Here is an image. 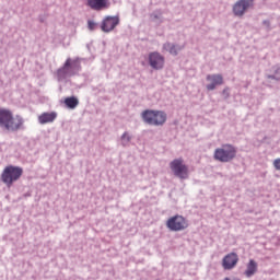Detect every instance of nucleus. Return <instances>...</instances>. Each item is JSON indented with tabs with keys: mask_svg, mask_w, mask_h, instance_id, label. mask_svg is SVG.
Returning a JSON list of instances; mask_svg holds the SVG:
<instances>
[{
	"mask_svg": "<svg viewBox=\"0 0 280 280\" xmlns=\"http://www.w3.org/2000/svg\"><path fill=\"white\" fill-rule=\"evenodd\" d=\"M0 126L5 128V130L15 132L24 126V119L21 115L14 116L12 110L0 108Z\"/></svg>",
	"mask_w": 280,
	"mask_h": 280,
	"instance_id": "1",
	"label": "nucleus"
},
{
	"mask_svg": "<svg viewBox=\"0 0 280 280\" xmlns=\"http://www.w3.org/2000/svg\"><path fill=\"white\" fill-rule=\"evenodd\" d=\"M24 174L23 167L18 165H7L1 173V182L9 188L14 185Z\"/></svg>",
	"mask_w": 280,
	"mask_h": 280,
	"instance_id": "2",
	"label": "nucleus"
},
{
	"mask_svg": "<svg viewBox=\"0 0 280 280\" xmlns=\"http://www.w3.org/2000/svg\"><path fill=\"white\" fill-rule=\"evenodd\" d=\"M235 156H237V150L231 143H224L213 152V159L220 161V163H230Z\"/></svg>",
	"mask_w": 280,
	"mask_h": 280,
	"instance_id": "3",
	"label": "nucleus"
},
{
	"mask_svg": "<svg viewBox=\"0 0 280 280\" xmlns=\"http://www.w3.org/2000/svg\"><path fill=\"white\" fill-rule=\"evenodd\" d=\"M142 120L149 126H164L167 121V115L164 110H143Z\"/></svg>",
	"mask_w": 280,
	"mask_h": 280,
	"instance_id": "4",
	"label": "nucleus"
},
{
	"mask_svg": "<svg viewBox=\"0 0 280 280\" xmlns=\"http://www.w3.org/2000/svg\"><path fill=\"white\" fill-rule=\"evenodd\" d=\"M166 226L170 231H185L188 229L189 222L184 215H172L166 220Z\"/></svg>",
	"mask_w": 280,
	"mask_h": 280,
	"instance_id": "5",
	"label": "nucleus"
},
{
	"mask_svg": "<svg viewBox=\"0 0 280 280\" xmlns=\"http://www.w3.org/2000/svg\"><path fill=\"white\" fill-rule=\"evenodd\" d=\"M171 170L178 178H188L189 176L188 166L185 165L183 159H174V161L171 162Z\"/></svg>",
	"mask_w": 280,
	"mask_h": 280,
	"instance_id": "6",
	"label": "nucleus"
},
{
	"mask_svg": "<svg viewBox=\"0 0 280 280\" xmlns=\"http://www.w3.org/2000/svg\"><path fill=\"white\" fill-rule=\"evenodd\" d=\"M149 65L151 69L155 71H161L165 67V58L159 51H152L149 54Z\"/></svg>",
	"mask_w": 280,
	"mask_h": 280,
	"instance_id": "7",
	"label": "nucleus"
},
{
	"mask_svg": "<svg viewBox=\"0 0 280 280\" xmlns=\"http://www.w3.org/2000/svg\"><path fill=\"white\" fill-rule=\"evenodd\" d=\"M120 20L118 15H106V18L103 19L102 24H101V30L102 32H113L117 25H119Z\"/></svg>",
	"mask_w": 280,
	"mask_h": 280,
	"instance_id": "8",
	"label": "nucleus"
},
{
	"mask_svg": "<svg viewBox=\"0 0 280 280\" xmlns=\"http://www.w3.org/2000/svg\"><path fill=\"white\" fill-rule=\"evenodd\" d=\"M254 0H237L233 7V12L235 16H244L246 10L253 8Z\"/></svg>",
	"mask_w": 280,
	"mask_h": 280,
	"instance_id": "9",
	"label": "nucleus"
},
{
	"mask_svg": "<svg viewBox=\"0 0 280 280\" xmlns=\"http://www.w3.org/2000/svg\"><path fill=\"white\" fill-rule=\"evenodd\" d=\"M240 261V257L237 253H228V255H224L222 259V267L224 270H233L235 266H237Z\"/></svg>",
	"mask_w": 280,
	"mask_h": 280,
	"instance_id": "10",
	"label": "nucleus"
},
{
	"mask_svg": "<svg viewBox=\"0 0 280 280\" xmlns=\"http://www.w3.org/2000/svg\"><path fill=\"white\" fill-rule=\"evenodd\" d=\"M69 69H74L75 71H80L81 69L80 62L78 61L72 62L70 58L66 60L63 68L57 71V75L59 80H62V78H67V73H69Z\"/></svg>",
	"mask_w": 280,
	"mask_h": 280,
	"instance_id": "11",
	"label": "nucleus"
},
{
	"mask_svg": "<svg viewBox=\"0 0 280 280\" xmlns=\"http://www.w3.org/2000/svg\"><path fill=\"white\" fill-rule=\"evenodd\" d=\"M207 81L209 82V84H207L208 91H214L217 86L224 84V78L220 74L207 75Z\"/></svg>",
	"mask_w": 280,
	"mask_h": 280,
	"instance_id": "12",
	"label": "nucleus"
},
{
	"mask_svg": "<svg viewBox=\"0 0 280 280\" xmlns=\"http://www.w3.org/2000/svg\"><path fill=\"white\" fill-rule=\"evenodd\" d=\"M88 4L91 10L101 12V10H108L110 2L109 0H88Z\"/></svg>",
	"mask_w": 280,
	"mask_h": 280,
	"instance_id": "13",
	"label": "nucleus"
},
{
	"mask_svg": "<svg viewBox=\"0 0 280 280\" xmlns=\"http://www.w3.org/2000/svg\"><path fill=\"white\" fill-rule=\"evenodd\" d=\"M57 117V113H42V115L38 116V122L42 125L52 124L56 121Z\"/></svg>",
	"mask_w": 280,
	"mask_h": 280,
	"instance_id": "14",
	"label": "nucleus"
},
{
	"mask_svg": "<svg viewBox=\"0 0 280 280\" xmlns=\"http://www.w3.org/2000/svg\"><path fill=\"white\" fill-rule=\"evenodd\" d=\"M258 270V264L255 261V259H249L248 264L246 265L245 276L246 277H253V275H256Z\"/></svg>",
	"mask_w": 280,
	"mask_h": 280,
	"instance_id": "15",
	"label": "nucleus"
},
{
	"mask_svg": "<svg viewBox=\"0 0 280 280\" xmlns=\"http://www.w3.org/2000/svg\"><path fill=\"white\" fill-rule=\"evenodd\" d=\"M65 104L68 108H77L79 106L80 102L78 97H66Z\"/></svg>",
	"mask_w": 280,
	"mask_h": 280,
	"instance_id": "16",
	"label": "nucleus"
},
{
	"mask_svg": "<svg viewBox=\"0 0 280 280\" xmlns=\"http://www.w3.org/2000/svg\"><path fill=\"white\" fill-rule=\"evenodd\" d=\"M164 50L168 51V54H171L172 56H177L178 54V49H176V46L172 45V43H166L164 45Z\"/></svg>",
	"mask_w": 280,
	"mask_h": 280,
	"instance_id": "17",
	"label": "nucleus"
},
{
	"mask_svg": "<svg viewBox=\"0 0 280 280\" xmlns=\"http://www.w3.org/2000/svg\"><path fill=\"white\" fill-rule=\"evenodd\" d=\"M130 141H131L130 135H128V132H125V133L121 136L122 145H127L128 143H130Z\"/></svg>",
	"mask_w": 280,
	"mask_h": 280,
	"instance_id": "18",
	"label": "nucleus"
},
{
	"mask_svg": "<svg viewBox=\"0 0 280 280\" xmlns=\"http://www.w3.org/2000/svg\"><path fill=\"white\" fill-rule=\"evenodd\" d=\"M89 30H95L96 27V22H93V20L88 21Z\"/></svg>",
	"mask_w": 280,
	"mask_h": 280,
	"instance_id": "19",
	"label": "nucleus"
},
{
	"mask_svg": "<svg viewBox=\"0 0 280 280\" xmlns=\"http://www.w3.org/2000/svg\"><path fill=\"white\" fill-rule=\"evenodd\" d=\"M273 166L276 167V170H280V159H276L273 161Z\"/></svg>",
	"mask_w": 280,
	"mask_h": 280,
	"instance_id": "20",
	"label": "nucleus"
},
{
	"mask_svg": "<svg viewBox=\"0 0 280 280\" xmlns=\"http://www.w3.org/2000/svg\"><path fill=\"white\" fill-rule=\"evenodd\" d=\"M223 280H240V279H231L230 277H225Z\"/></svg>",
	"mask_w": 280,
	"mask_h": 280,
	"instance_id": "21",
	"label": "nucleus"
},
{
	"mask_svg": "<svg viewBox=\"0 0 280 280\" xmlns=\"http://www.w3.org/2000/svg\"><path fill=\"white\" fill-rule=\"evenodd\" d=\"M70 75H73V73L70 72Z\"/></svg>",
	"mask_w": 280,
	"mask_h": 280,
	"instance_id": "22",
	"label": "nucleus"
}]
</instances>
